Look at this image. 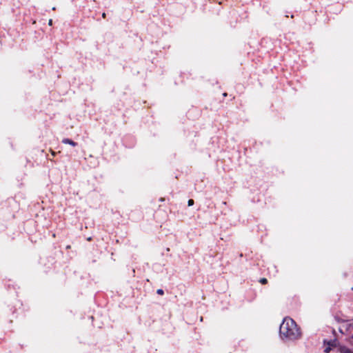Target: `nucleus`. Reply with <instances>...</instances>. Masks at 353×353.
I'll use <instances>...</instances> for the list:
<instances>
[{
    "label": "nucleus",
    "mask_w": 353,
    "mask_h": 353,
    "mask_svg": "<svg viewBox=\"0 0 353 353\" xmlns=\"http://www.w3.org/2000/svg\"><path fill=\"white\" fill-rule=\"evenodd\" d=\"M329 350H330V348H329V347H327V348L325 349V352H327H327H329Z\"/></svg>",
    "instance_id": "9"
},
{
    "label": "nucleus",
    "mask_w": 353,
    "mask_h": 353,
    "mask_svg": "<svg viewBox=\"0 0 353 353\" xmlns=\"http://www.w3.org/2000/svg\"><path fill=\"white\" fill-rule=\"evenodd\" d=\"M279 334L283 340L293 341L301 336V332L293 319L285 318L280 325Z\"/></svg>",
    "instance_id": "1"
},
{
    "label": "nucleus",
    "mask_w": 353,
    "mask_h": 353,
    "mask_svg": "<svg viewBox=\"0 0 353 353\" xmlns=\"http://www.w3.org/2000/svg\"><path fill=\"white\" fill-rule=\"evenodd\" d=\"M52 19H50V21H49V25H50V26H51V25H52Z\"/></svg>",
    "instance_id": "10"
},
{
    "label": "nucleus",
    "mask_w": 353,
    "mask_h": 353,
    "mask_svg": "<svg viewBox=\"0 0 353 353\" xmlns=\"http://www.w3.org/2000/svg\"><path fill=\"white\" fill-rule=\"evenodd\" d=\"M260 282H261V283H263V284H265V283H266L268 282V281H267V279H266L263 278V279H261L260 280Z\"/></svg>",
    "instance_id": "5"
},
{
    "label": "nucleus",
    "mask_w": 353,
    "mask_h": 353,
    "mask_svg": "<svg viewBox=\"0 0 353 353\" xmlns=\"http://www.w3.org/2000/svg\"><path fill=\"white\" fill-rule=\"evenodd\" d=\"M193 204H194V201H193L192 199H190V200L188 201V205H189V206H191V205H192Z\"/></svg>",
    "instance_id": "6"
},
{
    "label": "nucleus",
    "mask_w": 353,
    "mask_h": 353,
    "mask_svg": "<svg viewBox=\"0 0 353 353\" xmlns=\"http://www.w3.org/2000/svg\"><path fill=\"white\" fill-rule=\"evenodd\" d=\"M62 143L65 144H69L73 147H75L77 145V143L73 141L72 140L65 138L62 140Z\"/></svg>",
    "instance_id": "2"
},
{
    "label": "nucleus",
    "mask_w": 353,
    "mask_h": 353,
    "mask_svg": "<svg viewBox=\"0 0 353 353\" xmlns=\"http://www.w3.org/2000/svg\"><path fill=\"white\" fill-rule=\"evenodd\" d=\"M349 328H353V323L349 324Z\"/></svg>",
    "instance_id": "8"
},
{
    "label": "nucleus",
    "mask_w": 353,
    "mask_h": 353,
    "mask_svg": "<svg viewBox=\"0 0 353 353\" xmlns=\"http://www.w3.org/2000/svg\"><path fill=\"white\" fill-rule=\"evenodd\" d=\"M352 290H353V287L352 288Z\"/></svg>",
    "instance_id": "12"
},
{
    "label": "nucleus",
    "mask_w": 353,
    "mask_h": 353,
    "mask_svg": "<svg viewBox=\"0 0 353 353\" xmlns=\"http://www.w3.org/2000/svg\"><path fill=\"white\" fill-rule=\"evenodd\" d=\"M341 353H353V351L350 349H344L341 351Z\"/></svg>",
    "instance_id": "3"
},
{
    "label": "nucleus",
    "mask_w": 353,
    "mask_h": 353,
    "mask_svg": "<svg viewBox=\"0 0 353 353\" xmlns=\"http://www.w3.org/2000/svg\"><path fill=\"white\" fill-rule=\"evenodd\" d=\"M157 293L160 295H163L164 294V292L162 289H159L157 291Z\"/></svg>",
    "instance_id": "4"
},
{
    "label": "nucleus",
    "mask_w": 353,
    "mask_h": 353,
    "mask_svg": "<svg viewBox=\"0 0 353 353\" xmlns=\"http://www.w3.org/2000/svg\"><path fill=\"white\" fill-rule=\"evenodd\" d=\"M51 153H52V156L55 155V152L54 151H51Z\"/></svg>",
    "instance_id": "11"
},
{
    "label": "nucleus",
    "mask_w": 353,
    "mask_h": 353,
    "mask_svg": "<svg viewBox=\"0 0 353 353\" xmlns=\"http://www.w3.org/2000/svg\"><path fill=\"white\" fill-rule=\"evenodd\" d=\"M102 17H103V19H105V18L106 17V14H105V12H103V13H102Z\"/></svg>",
    "instance_id": "7"
},
{
    "label": "nucleus",
    "mask_w": 353,
    "mask_h": 353,
    "mask_svg": "<svg viewBox=\"0 0 353 353\" xmlns=\"http://www.w3.org/2000/svg\"><path fill=\"white\" fill-rule=\"evenodd\" d=\"M352 337L353 338V336Z\"/></svg>",
    "instance_id": "13"
}]
</instances>
